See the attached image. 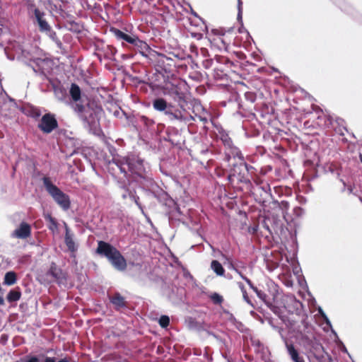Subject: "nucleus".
Instances as JSON below:
<instances>
[{"label":"nucleus","instance_id":"obj_62","mask_svg":"<svg viewBox=\"0 0 362 362\" xmlns=\"http://www.w3.org/2000/svg\"><path fill=\"white\" fill-rule=\"evenodd\" d=\"M243 279L248 284L250 288H253L254 284L247 276H243Z\"/></svg>","mask_w":362,"mask_h":362},{"label":"nucleus","instance_id":"obj_6","mask_svg":"<svg viewBox=\"0 0 362 362\" xmlns=\"http://www.w3.org/2000/svg\"><path fill=\"white\" fill-rule=\"evenodd\" d=\"M135 182L146 196L153 197L159 203L166 206L173 202L170 195L159 186L149 174L144 177L135 178Z\"/></svg>","mask_w":362,"mask_h":362},{"label":"nucleus","instance_id":"obj_43","mask_svg":"<svg viewBox=\"0 0 362 362\" xmlns=\"http://www.w3.org/2000/svg\"><path fill=\"white\" fill-rule=\"evenodd\" d=\"M68 24L70 25L69 29L71 32L76 33H80L81 32L82 25L80 23L75 21H70Z\"/></svg>","mask_w":362,"mask_h":362},{"label":"nucleus","instance_id":"obj_57","mask_svg":"<svg viewBox=\"0 0 362 362\" xmlns=\"http://www.w3.org/2000/svg\"><path fill=\"white\" fill-rule=\"evenodd\" d=\"M312 109H313V111L315 112V113H323V110L317 105L313 104Z\"/></svg>","mask_w":362,"mask_h":362},{"label":"nucleus","instance_id":"obj_38","mask_svg":"<svg viewBox=\"0 0 362 362\" xmlns=\"http://www.w3.org/2000/svg\"><path fill=\"white\" fill-rule=\"evenodd\" d=\"M44 358V354L39 355L28 354L22 358L23 362H41Z\"/></svg>","mask_w":362,"mask_h":362},{"label":"nucleus","instance_id":"obj_3","mask_svg":"<svg viewBox=\"0 0 362 362\" xmlns=\"http://www.w3.org/2000/svg\"><path fill=\"white\" fill-rule=\"evenodd\" d=\"M124 116L129 125H132L136 132L147 131L151 135L153 134H159L160 139L168 141V139L173 136H180L179 132L173 128H168L164 134H162L164 126L158 124H156L154 121L144 115H122Z\"/></svg>","mask_w":362,"mask_h":362},{"label":"nucleus","instance_id":"obj_28","mask_svg":"<svg viewBox=\"0 0 362 362\" xmlns=\"http://www.w3.org/2000/svg\"><path fill=\"white\" fill-rule=\"evenodd\" d=\"M316 122L321 128H329L332 126L333 119L331 115H317Z\"/></svg>","mask_w":362,"mask_h":362},{"label":"nucleus","instance_id":"obj_48","mask_svg":"<svg viewBox=\"0 0 362 362\" xmlns=\"http://www.w3.org/2000/svg\"><path fill=\"white\" fill-rule=\"evenodd\" d=\"M124 177L125 179L120 178L117 182V186L121 190L124 188L126 189L127 186L130 185L129 180L128 179L129 177Z\"/></svg>","mask_w":362,"mask_h":362},{"label":"nucleus","instance_id":"obj_39","mask_svg":"<svg viewBox=\"0 0 362 362\" xmlns=\"http://www.w3.org/2000/svg\"><path fill=\"white\" fill-rule=\"evenodd\" d=\"M27 9L30 17V16L35 14V11H41L36 6L33 0H27Z\"/></svg>","mask_w":362,"mask_h":362},{"label":"nucleus","instance_id":"obj_40","mask_svg":"<svg viewBox=\"0 0 362 362\" xmlns=\"http://www.w3.org/2000/svg\"><path fill=\"white\" fill-rule=\"evenodd\" d=\"M272 202L274 203V205L277 206L281 210V212H282V216L284 217V214L285 212H286V211L288 209V207H289V203L287 202V201H281V202H278L276 200H272Z\"/></svg>","mask_w":362,"mask_h":362},{"label":"nucleus","instance_id":"obj_30","mask_svg":"<svg viewBox=\"0 0 362 362\" xmlns=\"http://www.w3.org/2000/svg\"><path fill=\"white\" fill-rule=\"evenodd\" d=\"M17 281V274L13 271L7 272L4 278L3 284L6 286H12Z\"/></svg>","mask_w":362,"mask_h":362},{"label":"nucleus","instance_id":"obj_17","mask_svg":"<svg viewBox=\"0 0 362 362\" xmlns=\"http://www.w3.org/2000/svg\"><path fill=\"white\" fill-rule=\"evenodd\" d=\"M110 303L112 305L114 310L117 312H123L128 308L129 303L122 294L116 291L111 295H108Z\"/></svg>","mask_w":362,"mask_h":362},{"label":"nucleus","instance_id":"obj_49","mask_svg":"<svg viewBox=\"0 0 362 362\" xmlns=\"http://www.w3.org/2000/svg\"><path fill=\"white\" fill-rule=\"evenodd\" d=\"M210 122L214 127L219 136L226 132V130L222 127V126L220 124L216 123L214 118H210Z\"/></svg>","mask_w":362,"mask_h":362},{"label":"nucleus","instance_id":"obj_26","mask_svg":"<svg viewBox=\"0 0 362 362\" xmlns=\"http://www.w3.org/2000/svg\"><path fill=\"white\" fill-rule=\"evenodd\" d=\"M133 48L137 50L143 57L148 58L149 59H151V52H155L150 48L145 41H143L139 38H138L136 43L134 44Z\"/></svg>","mask_w":362,"mask_h":362},{"label":"nucleus","instance_id":"obj_36","mask_svg":"<svg viewBox=\"0 0 362 362\" xmlns=\"http://www.w3.org/2000/svg\"><path fill=\"white\" fill-rule=\"evenodd\" d=\"M53 88L55 96L59 100H64L66 97V91L65 88L62 86H54Z\"/></svg>","mask_w":362,"mask_h":362},{"label":"nucleus","instance_id":"obj_35","mask_svg":"<svg viewBox=\"0 0 362 362\" xmlns=\"http://www.w3.org/2000/svg\"><path fill=\"white\" fill-rule=\"evenodd\" d=\"M199 153L204 159H207L208 163L212 160V156L214 155V153L211 148L207 146H202L201 149L199 150Z\"/></svg>","mask_w":362,"mask_h":362},{"label":"nucleus","instance_id":"obj_20","mask_svg":"<svg viewBox=\"0 0 362 362\" xmlns=\"http://www.w3.org/2000/svg\"><path fill=\"white\" fill-rule=\"evenodd\" d=\"M46 13L43 11H35V14L30 16V18L35 25L38 27L40 32L46 30L50 25L46 20Z\"/></svg>","mask_w":362,"mask_h":362},{"label":"nucleus","instance_id":"obj_14","mask_svg":"<svg viewBox=\"0 0 362 362\" xmlns=\"http://www.w3.org/2000/svg\"><path fill=\"white\" fill-rule=\"evenodd\" d=\"M84 127L91 134L100 136L103 131L100 124L99 115H78Z\"/></svg>","mask_w":362,"mask_h":362},{"label":"nucleus","instance_id":"obj_44","mask_svg":"<svg viewBox=\"0 0 362 362\" xmlns=\"http://www.w3.org/2000/svg\"><path fill=\"white\" fill-rule=\"evenodd\" d=\"M158 324L162 328H166L170 325V317L168 315H163L158 320Z\"/></svg>","mask_w":362,"mask_h":362},{"label":"nucleus","instance_id":"obj_63","mask_svg":"<svg viewBox=\"0 0 362 362\" xmlns=\"http://www.w3.org/2000/svg\"><path fill=\"white\" fill-rule=\"evenodd\" d=\"M58 227V223L56 221V219H54V223H50V226H49V229L50 230H52L54 231V230H56Z\"/></svg>","mask_w":362,"mask_h":362},{"label":"nucleus","instance_id":"obj_46","mask_svg":"<svg viewBox=\"0 0 362 362\" xmlns=\"http://www.w3.org/2000/svg\"><path fill=\"white\" fill-rule=\"evenodd\" d=\"M211 300L213 301L214 304L220 305L223 301V298L222 296L218 294V293H214L210 296Z\"/></svg>","mask_w":362,"mask_h":362},{"label":"nucleus","instance_id":"obj_5","mask_svg":"<svg viewBox=\"0 0 362 362\" xmlns=\"http://www.w3.org/2000/svg\"><path fill=\"white\" fill-rule=\"evenodd\" d=\"M95 253L105 257L111 266L117 271L123 272L127 268V262L121 252L110 243L98 240Z\"/></svg>","mask_w":362,"mask_h":362},{"label":"nucleus","instance_id":"obj_60","mask_svg":"<svg viewBox=\"0 0 362 362\" xmlns=\"http://www.w3.org/2000/svg\"><path fill=\"white\" fill-rule=\"evenodd\" d=\"M45 218L46 221H49L50 223H54V218L52 216L51 214H47L45 215Z\"/></svg>","mask_w":362,"mask_h":362},{"label":"nucleus","instance_id":"obj_27","mask_svg":"<svg viewBox=\"0 0 362 362\" xmlns=\"http://www.w3.org/2000/svg\"><path fill=\"white\" fill-rule=\"evenodd\" d=\"M286 348L287 353L293 362H305L303 356L300 355L298 350L295 347L293 343L287 345Z\"/></svg>","mask_w":362,"mask_h":362},{"label":"nucleus","instance_id":"obj_61","mask_svg":"<svg viewBox=\"0 0 362 362\" xmlns=\"http://www.w3.org/2000/svg\"><path fill=\"white\" fill-rule=\"evenodd\" d=\"M243 298L244 300L248 303V304H250L252 305V303L247 296V291H243Z\"/></svg>","mask_w":362,"mask_h":362},{"label":"nucleus","instance_id":"obj_32","mask_svg":"<svg viewBox=\"0 0 362 362\" xmlns=\"http://www.w3.org/2000/svg\"><path fill=\"white\" fill-rule=\"evenodd\" d=\"M211 269L218 276H222L225 274V269H224L223 267L218 260H212L211 261Z\"/></svg>","mask_w":362,"mask_h":362},{"label":"nucleus","instance_id":"obj_16","mask_svg":"<svg viewBox=\"0 0 362 362\" xmlns=\"http://www.w3.org/2000/svg\"><path fill=\"white\" fill-rule=\"evenodd\" d=\"M44 133L49 134L58 127L54 115H43L37 125Z\"/></svg>","mask_w":362,"mask_h":362},{"label":"nucleus","instance_id":"obj_55","mask_svg":"<svg viewBox=\"0 0 362 362\" xmlns=\"http://www.w3.org/2000/svg\"><path fill=\"white\" fill-rule=\"evenodd\" d=\"M314 362H333L332 358L325 351V356L324 360H314Z\"/></svg>","mask_w":362,"mask_h":362},{"label":"nucleus","instance_id":"obj_56","mask_svg":"<svg viewBox=\"0 0 362 362\" xmlns=\"http://www.w3.org/2000/svg\"><path fill=\"white\" fill-rule=\"evenodd\" d=\"M259 228H262V227L260 226V221L259 222V224L257 226H254L252 227H250L249 228V230L252 233L255 234L257 232Z\"/></svg>","mask_w":362,"mask_h":362},{"label":"nucleus","instance_id":"obj_29","mask_svg":"<svg viewBox=\"0 0 362 362\" xmlns=\"http://www.w3.org/2000/svg\"><path fill=\"white\" fill-rule=\"evenodd\" d=\"M21 297V291L19 287L11 289L6 296V300L9 303L18 301Z\"/></svg>","mask_w":362,"mask_h":362},{"label":"nucleus","instance_id":"obj_11","mask_svg":"<svg viewBox=\"0 0 362 362\" xmlns=\"http://www.w3.org/2000/svg\"><path fill=\"white\" fill-rule=\"evenodd\" d=\"M254 181L256 183V187L253 188L255 200L262 205L267 206L268 203L273 200L269 184L259 182L257 180Z\"/></svg>","mask_w":362,"mask_h":362},{"label":"nucleus","instance_id":"obj_13","mask_svg":"<svg viewBox=\"0 0 362 362\" xmlns=\"http://www.w3.org/2000/svg\"><path fill=\"white\" fill-rule=\"evenodd\" d=\"M151 57L150 60L156 63V66L157 71H164L165 74L171 72L172 67L175 66L173 59L157 52H151Z\"/></svg>","mask_w":362,"mask_h":362},{"label":"nucleus","instance_id":"obj_47","mask_svg":"<svg viewBox=\"0 0 362 362\" xmlns=\"http://www.w3.org/2000/svg\"><path fill=\"white\" fill-rule=\"evenodd\" d=\"M122 192L121 194L122 197L125 199L127 198L131 197L132 194H135V189H131L130 185L127 186V187L125 189H122Z\"/></svg>","mask_w":362,"mask_h":362},{"label":"nucleus","instance_id":"obj_42","mask_svg":"<svg viewBox=\"0 0 362 362\" xmlns=\"http://www.w3.org/2000/svg\"><path fill=\"white\" fill-rule=\"evenodd\" d=\"M10 102L17 107L22 113H40V112L36 111L35 110H27L23 105L18 106L16 100L11 98H9Z\"/></svg>","mask_w":362,"mask_h":362},{"label":"nucleus","instance_id":"obj_45","mask_svg":"<svg viewBox=\"0 0 362 362\" xmlns=\"http://www.w3.org/2000/svg\"><path fill=\"white\" fill-rule=\"evenodd\" d=\"M187 322L188 327L190 329H198L200 327L199 323L197 321L195 318L189 317L187 320Z\"/></svg>","mask_w":362,"mask_h":362},{"label":"nucleus","instance_id":"obj_19","mask_svg":"<svg viewBox=\"0 0 362 362\" xmlns=\"http://www.w3.org/2000/svg\"><path fill=\"white\" fill-rule=\"evenodd\" d=\"M110 33H112L114 36L118 40H123L124 42L129 44L132 47L138 40V36L134 34H127L119 29L111 27L110 29Z\"/></svg>","mask_w":362,"mask_h":362},{"label":"nucleus","instance_id":"obj_1","mask_svg":"<svg viewBox=\"0 0 362 362\" xmlns=\"http://www.w3.org/2000/svg\"><path fill=\"white\" fill-rule=\"evenodd\" d=\"M292 316L282 319L291 332L300 334L299 344L305 349L310 362L324 360L325 351L320 339L314 333L313 327L308 322V316L303 310L302 303L293 297L286 307Z\"/></svg>","mask_w":362,"mask_h":362},{"label":"nucleus","instance_id":"obj_9","mask_svg":"<svg viewBox=\"0 0 362 362\" xmlns=\"http://www.w3.org/2000/svg\"><path fill=\"white\" fill-rule=\"evenodd\" d=\"M232 165L233 175L238 178V182L252 187L251 180L253 179L256 169L245 163L243 158L239 163H233Z\"/></svg>","mask_w":362,"mask_h":362},{"label":"nucleus","instance_id":"obj_15","mask_svg":"<svg viewBox=\"0 0 362 362\" xmlns=\"http://www.w3.org/2000/svg\"><path fill=\"white\" fill-rule=\"evenodd\" d=\"M269 289V293H266L262 291L258 293V298L262 300L268 307H271L273 305L274 299L278 294L277 285L273 281L268 282L267 284Z\"/></svg>","mask_w":362,"mask_h":362},{"label":"nucleus","instance_id":"obj_31","mask_svg":"<svg viewBox=\"0 0 362 362\" xmlns=\"http://www.w3.org/2000/svg\"><path fill=\"white\" fill-rule=\"evenodd\" d=\"M42 33H45L53 42L56 43L58 47H62V43L58 38L56 32L52 28L51 25L49 26L48 29L43 30Z\"/></svg>","mask_w":362,"mask_h":362},{"label":"nucleus","instance_id":"obj_4","mask_svg":"<svg viewBox=\"0 0 362 362\" xmlns=\"http://www.w3.org/2000/svg\"><path fill=\"white\" fill-rule=\"evenodd\" d=\"M69 103L74 111L78 113L92 111V113H101V107L94 100H90L88 96L82 93L79 86L71 83L69 89Z\"/></svg>","mask_w":362,"mask_h":362},{"label":"nucleus","instance_id":"obj_33","mask_svg":"<svg viewBox=\"0 0 362 362\" xmlns=\"http://www.w3.org/2000/svg\"><path fill=\"white\" fill-rule=\"evenodd\" d=\"M222 259L224 260L223 263L227 264V267L229 269L237 271L239 268V264H236L232 259L230 256L226 255L223 253H221Z\"/></svg>","mask_w":362,"mask_h":362},{"label":"nucleus","instance_id":"obj_18","mask_svg":"<svg viewBox=\"0 0 362 362\" xmlns=\"http://www.w3.org/2000/svg\"><path fill=\"white\" fill-rule=\"evenodd\" d=\"M173 118L180 120H184L186 122H189L191 124L192 121L199 122L201 127L205 129H208V124L211 123L206 117H203L202 115H171Z\"/></svg>","mask_w":362,"mask_h":362},{"label":"nucleus","instance_id":"obj_34","mask_svg":"<svg viewBox=\"0 0 362 362\" xmlns=\"http://www.w3.org/2000/svg\"><path fill=\"white\" fill-rule=\"evenodd\" d=\"M250 341L252 346L255 348V352L262 354H264L265 347L259 339L251 337Z\"/></svg>","mask_w":362,"mask_h":362},{"label":"nucleus","instance_id":"obj_23","mask_svg":"<svg viewBox=\"0 0 362 362\" xmlns=\"http://www.w3.org/2000/svg\"><path fill=\"white\" fill-rule=\"evenodd\" d=\"M241 115L243 118H255L262 127H265L266 124L275 126L276 121H272V117H275L276 115Z\"/></svg>","mask_w":362,"mask_h":362},{"label":"nucleus","instance_id":"obj_25","mask_svg":"<svg viewBox=\"0 0 362 362\" xmlns=\"http://www.w3.org/2000/svg\"><path fill=\"white\" fill-rule=\"evenodd\" d=\"M31 234L30 226L25 223H21L18 228H17L13 233V236L17 238L25 239Z\"/></svg>","mask_w":362,"mask_h":362},{"label":"nucleus","instance_id":"obj_12","mask_svg":"<svg viewBox=\"0 0 362 362\" xmlns=\"http://www.w3.org/2000/svg\"><path fill=\"white\" fill-rule=\"evenodd\" d=\"M34 72L38 74L42 79L47 78V75L50 74L52 66V61L47 58L31 57L28 64Z\"/></svg>","mask_w":362,"mask_h":362},{"label":"nucleus","instance_id":"obj_53","mask_svg":"<svg viewBox=\"0 0 362 362\" xmlns=\"http://www.w3.org/2000/svg\"><path fill=\"white\" fill-rule=\"evenodd\" d=\"M130 199L139 206V209H142V206L141 203L139 202V197L136 195V194H132Z\"/></svg>","mask_w":362,"mask_h":362},{"label":"nucleus","instance_id":"obj_24","mask_svg":"<svg viewBox=\"0 0 362 362\" xmlns=\"http://www.w3.org/2000/svg\"><path fill=\"white\" fill-rule=\"evenodd\" d=\"M184 289L182 288H178L175 286H173L167 293L168 298L170 301L173 304H177L182 300V296Z\"/></svg>","mask_w":362,"mask_h":362},{"label":"nucleus","instance_id":"obj_22","mask_svg":"<svg viewBox=\"0 0 362 362\" xmlns=\"http://www.w3.org/2000/svg\"><path fill=\"white\" fill-rule=\"evenodd\" d=\"M65 228V236H64V243L71 252V257H76V252L78 250V245H76L74 240V234L71 233V230L66 223H64Z\"/></svg>","mask_w":362,"mask_h":362},{"label":"nucleus","instance_id":"obj_2","mask_svg":"<svg viewBox=\"0 0 362 362\" xmlns=\"http://www.w3.org/2000/svg\"><path fill=\"white\" fill-rule=\"evenodd\" d=\"M165 95H168L173 102H167L162 98L153 100V107L158 112L165 111V113H202L205 111L199 100L187 97L177 86H173Z\"/></svg>","mask_w":362,"mask_h":362},{"label":"nucleus","instance_id":"obj_51","mask_svg":"<svg viewBox=\"0 0 362 362\" xmlns=\"http://www.w3.org/2000/svg\"><path fill=\"white\" fill-rule=\"evenodd\" d=\"M245 98L247 101L251 103H253L256 100V95L252 92L245 93Z\"/></svg>","mask_w":362,"mask_h":362},{"label":"nucleus","instance_id":"obj_52","mask_svg":"<svg viewBox=\"0 0 362 362\" xmlns=\"http://www.w3.org/2000/svg\"><path fill=\"white\" fill-rule=\"evenodd\" d=\"M180 136H173L172 139H168V142H170L173 146L180 147Z\"/></svg>","mask_w":362,"mask_h":362},{"label":"nucleus","instance_id":"obj_41","mask_svg":"<svg viewBox=\"0 0 362 362\" xmlns=\"http://www.w3.org/2000/svg\"><path fill=\"white\" fill-rule=\"evenodd\" d=\"M220 139H221L222 142L223 143L224 146L229 148H233V141L229 137L227 132H224L223 134L220 136Z\"/></svg>","mask_w":362,"mask_h":362},{"label":"nucleus","instance_id":"obj_59","mask_svg":"<svg viewBox=\"0 0 362 362\" xmlns=\"http://www.w3.org/2000/svg\"><path fill=\"white\" fill-rule=\"evenodd\" d=\"M235 175H233V171L230 169L229 174L227 175V180L230 183H233L234 181Z\"/></svg>","mask_w":362,"mask_h":362},{"label":"nucleus","instance_id":"obj_21","mask_svg":"<svg viewBox=\"0 0 362 362\" xmlns=\"http://www.w3.org/2000/svg\"><path fill=\"white\" fill-rule=\"evenodd\" d=\"M47 276H52L54 279V281L57 282L59 285L63 284L66 280L65 273L54 262L51 264L47 272Z\"/></svg>","mask_w":362,"mask_h":362},{"label":"nucleus","instance_id":"obj_10","mask_svg":"<svg viewBox=\"0 0 362 362\" xmlns=\"http://www.w3.org/2000/svg\"><path fill=\"white\" fill-rule=\"evenodd\" d=\"M260 226L271 235H279L283 231V216L274 214H269L262 218Z\"/></svg>","mask_w":362,"mask_h":362},{"label":"nucleus","instance_id":"obj_37","mask_svg":"<svg viewBox=\"0 0 362 362\" xmlns=\"http://www.w3.org/2000/svg\"><path fill=\"white\" fill-rule=\"evenodd\" d=\"M220 341L223 344L222 346L221 347V354L222 357L225 359L231 358L230 348L229 345L225 340L221 339Z\"/></svg>","mask_w":362,"mask_h":362},{"label":"nucleus","instance_id":"obj_50","mask_svg":"<svg viewBox=\"0 0 362 362\" xmlns=\"http://www.w3.org/2000/svg\"><path fill=\"white\" fill-rule=\"evenodd\" d=\"M276 331H277L278 333L279 334V335H280L281 339L283 340L286 347L287 346V345H289V344H292V342H289L288 341V338L286 337V336L284 334V329L282 327H279Z\"/></svg>","mask_w":362,"mask_h":362},{"label":"nucleus","instance_id":"obj_8","mask_svg":"<svg viewBox=\"0 0 362 362\" xmlns=\"http://www.w3.org/2000/svg\"><path fill=\"white\" fill-rule=\"evenodd\" d=\"M43 186L53 200L64 210L67 211L71 206L69 196L55 185L51 178L44 176L42 178Z\"/></svg>","mask_w":362,"mask_h":362},{"label":"nucleus","instance_id":"obj_64","mask_svg":"<svg viewBox=\"0 0 362 362\" xmlns=\"http://www.w3.org/2000/svg\"><path fill=\"white\" fill-rule=\"evenodd\" d=\"M43 359H45L44 362H56V359L54 357H47L45 356V354Z\"/></svg>","mask_w":362,"mask_h":362},{"label":"nucleus","instance_id":"obj_54","mask_svg":"<svg viewBox=\"0 0 362 362\" xmlns=\"http://www.w3.org/2000/svg\"><path fill=\"white\" fill-rule=\"evenodd\" d=\"M191 13L196 18H197L199 21H201L202 22V23L204 24V30H208V28H207V25H206L205 23V21H204V19L202 18H201L197 12H195L194 11L192 10V12Z\"/></svg>","mask_w":362,"mask_h":362},{"label":"nucleus","instance_id":"obj_7","mask_svg":"<svg viewBox=\"0 0 362 362\" xmlns=\"http://www.w3.org/2000/svg\"><path fill=\"white\" fill-rule=\"evenodd\" d=\"M121 173H124V177L129 176L130 173L135 181V178L144 177L148 174L150 166L144 159L137 156H129L124 158V162L117 165Z\"/></svg>","mask_w":362,"mask_h":362},{"label":"nucleus","instance_id":"obj_58","mask_svg":"<svg viewBox=\"0 0 362 362\" xmlns=\"http://www.w3.org/2000/svg\"><path fill=\"white\" fill-rule=\"evenodd\" d=\"M242 14H243V6L238 7V15L237 19L238 21L242 23Z\"/></svg>","mask_w":362,"mask_h":362}]
</instances>
